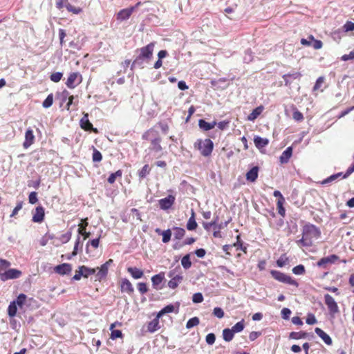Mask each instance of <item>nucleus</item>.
Masks as SVG:
<instances>
[{"mask_svg":"<svg viewBox=\"0 0 354 354\" xmlns=\"http://www.w3.org/2000/svg\"><path fill=\"white\" fill-rule=\"evenodd\" d=\"M263 110V106H259L257 107L252 111L251 113H250L248 115V120L249 121H254L262 113Z\"/></svg>","mask_w":354,"mask_h":354,"instance_id":"26","label":"nucleus"},{"mask_svg":"<svg viewBox=\"0 0 354 354\" xmlns=\"http://www.w3.org/2000/svg\"><path fill=\"white\" fill-rule=\"evenodd\" d=\"M162 242L163 243H168L170 239H171V232L169 229L167 230H165L162 232Z\"/></svg>","mask_w":354,"mask_h":354,"instance_id":"45","label":"nucleus"},{"mask_svg":"<svg viewBox=\"0 0 354 354\" xmlns=\"http://www.w3.org/2000/svg\"><path fill=\"white\" fill-rule=\"evenodd\" d=\"M71 270H72V266L71 264H68V263H62V264L57 266L55 268V272H57L59 274H62V275L68 274L71 272Z\"/></svg>","mask_w":354,"mask_h":354,"instance_id":"15","label":"nucleus"},{"mask_svg":"<svg viewBox=\"0 0 354 354\" xmlns=\"http://www.w3.org/2000/svg\"><path fill=\"white\" fill-rule=\"evenodd\" d=\"M292 272L295 274H303L305 272V268L303 265H298L292 268Z\"/></svg>","mask_w":354,"mask_h":354,"instance_id":"49","label":"nucleus"},{"mask_svg":"<svg viewBox=\"0 0 354 354\" xmlns=\"http://www.w3.org/2000/svg\"><path fill=\"white\" fill-rule=\"evenodd\" d=\"M192 301L194 303H201L203 301V296L201 292H197L193 295Z\"/></svg>","mask_w":354,"mask_h":354,"instance_id":"57","label":"nucleus"},{"mask_svg":"<svg viewBox=\"0 0 354 354\" xmlns=\"http://www.w3.org/2000/svg\"><path fill=\"white\" fill-rule=\"evenodd\" d=\"M66 8L67 9V10L68 12H73V14H75V15H78L82 11V9L81 8L75 7V6H72L71 4H70L69 3L66 4Z\"/></svg>","mask_w":354,"mask_h":354,"instance_id":"40","label":"nucleus"},{"mask_svg":"<svg viewBox=\"0 0 354 354\" xmlns=\"http://www.w3.org/2000/svg\"><path fill=\"white\" fill-rule=\"evenodd\" d=\"M142 138L151 142V147L149 148L151 150L156 152L162 151V147L160 145L161 138L157 131L151 129L144 133Z\"/></svg>","mask_w":354,"mask_h":354,"instance_id":"2","label":"nucleus"},{"mask_svg":"<svg viewBox=\"0 0 354 354\" xmlns=\"http://www.w3.org/2000/svg\"><path fill=\"white\" fill-rule=\"evenodd\" d=\"M26 299L27 296L24 293H21L19 295L17 299L14 301V302L17 305V306L22 308L26 302Z\"/></svg>","mask_w":354,"mask_h":354,"instance_id":"34","label":"nucleus"},{"mask_svg":"<svg viewBox=\"0 0 354 354\" xmlns=\"http://www.w3.org/2000/svg\"><path fill=\"white\" fill-rule=\"evenodd\" d=\"M183 279V275H179V276L176 277L171 279L168 281L167 286L171 289H175L182 282Z\"/></svg>","mask_w":354,"mask_h":354,"instance_id":"25","label":"nucleus"},{"mask_svg":"<svg viewBox=\"0 0 354 354\" xmlns=\"http://www.w3.org/2000/svg\"><path fill=\"white\" fill-rule=\"evenodd\" d=\"M122 175V172L121 170H118L115 173H112L108 178L107 180L110 184H113L115 183L117 177H121Z\"/></svg>","mask_w":354,"mask_h":354,"instance_id":"41","label":"nucleus"},{"mask_svg":"<svg viewBox=\"0 0 354 354\" xmlns=\"http://www.w3.org/2000/svg\"><path fill=\"white\" fill-rule=\"evenodd\" d=\"M292 153V148L291 147H288L286 149L281 153L279 160L281 164L287 163L289 161Z\"/></svg>","mask_w":354,"mask_h":354,"instance_id":"20","label":"nucleus"},{"mask_svg":"<svg viewBox=\"0 0 354 354\" xmlns=\"http://www.w3.org/2000/svg\"><path fill=\"white\" fill-rule=\"evenodd\" d=\"M127 271L136 279L142 278L144 274L143 271L136 267H129Z\"/></svg>","mask_w":354,"mask_h":354,"instance_id":"22","label":"nucleus"},{"mask_svg":"<svg viewBox=\"0 0 354 354\" xmlns=\"http://www.w3.org/2000/svg\"><path fill=\"white\" fill-rule=\"evenodd\" d=\"M270 273L274 279L280 282L290 284L295 287H298L299 286L298 283L295 279H293L289 275H287L277 270H272Z\"/></svg>","mask_w":354,"mask_h":354,"instance_id":"4","label":"nucleus"},{"mask_svg":"<svg viewBox=\"0 0 354 354\" xmlns=\"http://www.w3.org/2000/svg\"><path fill=\"white\" fill-rule=\"evenodd\" d=\"M174 235L175 239H176L180 240L185 236V230L183 228L175 227V228H174Z\"/></svg>","mask_w":354,"mask_h":354,"instance_id":"37","label":"nucleus"},{"mask_svg":"<svg viewBox=\"0 0 354 354\" xmlns=\"http://www.w3.org/2000/svg\"><path fill=\"white\" fill-rule=\"evenodd\" d=\"M346 32L354 30V23L352 21H347L344 26Z\"/></svg>","mask_w":354,"mask_h":354,"instance_id":"64","label":"nucleus"},{"mask_svg":"<svg viewBox=\"0 0 354 354\" xmlns=\"http://www.w3.org/2000/svg\"><path fill=\"white\" fill-rule=\"evenodd\" d=\"M215 340H216V337L214 333H209L207 335V336L205 337V341H206L207 344L209 345L214 344L215 342Z\"/></svg>","mask_w":354,"mask_h":354,"instance_id":"55","label":"nucleus"},{"mask_svg":"<svg viewBox=\"0 0 354 354\" xmlns=\"http://www.w3.org/2000/svg\"><path fill=\"white\" fill-rule=\"evenodd\" d=\"M174 310V306L172 304H169L164 307L157 315V317L160 318L166 313H172Z\"/></svg>","mask_w":354,"mask_h":354,"instance_id":"33","label":"nucleus"},{"mask_svg":"<svg viewBox=\"0 0 354 354\" xmlns=\"http://www.w3.org/2000/svg\"><path fill=\"white\" fill-rule=\"evenodd\" d=\"M194 147L198 149L202 156L205 157L209 156L213 150L214 144L210 139L197 140L194 143Z\"/></svg>","mask_w":354,"mask_h":354,"instance_id":"3","label":"nucleus"},{"mask_svg":"<svg viewBox=\"0 0 354 354\" xmlns=\"http://www.w3.org/2000/svg\"><path fill=\"white\" fill-rule=\"evenodd\" d=\"M71 232H68L65 234H62L59 238V241L62 243H66L67 242H68L71 238Z\"/></svg>","mask_w":354,"mask_h":354,"instance_id":"43","label":"nucleus"},{"mask_svg":"<svg viewBox=\"0 0 354 354\" xmlns=\"http://www.w3.org/2000/svg\"><path fill=\"white\" fill-rule=\"evenodd\" d=\"M150 172V168L148 165H145L142 169L139 171V177L140 178H145Z\"/></svg>","mask_w":354,"mask_h":354,"instance_id":"46","label":"nucleus"},{"mask_svg":"<svg viewBox=\"0 0 354 354\" xmlns=\"http://www.w3.org/2000/svg\"><path fill=\"white\" fill-rule=\"evenodd\" d=\"M197 227V223L195 220V213L193 209H192V215L189 218L187 223V229L188 230H194Z\"/></svg>","mask_w":354,"mask_h":354,"instance_id":"27","label":"nucleus"},{"mask_svg":"<svg viewBox=\"0 0 354 354\" xmlns=\"http://www.w3.org/2000/svg\"><path fill=\"white\" fill-rule=\"evenodd\" d=\"M84 272V277L87 278L88 276L93 274L96 272L95 268H89L85 266H82Z\"/></svg>","mask_w":354,"mask_h":354,"instance_id":"42","label":"nucleus"},{"mask_svg":"<svg viewBox=\"0 0 354 354\" xmlns=\"http://www.w3.org/2000/svg\"><path fill=\"white\" fill-rule=\"evenodd\" d=\"M216 125V122H207L205 120H202V119L199 120V121H198L199 127L204 131H208V130L212 129Z\"/></svg>","mask_w":354,"mask_h":354,"instance_id":"24","label":"nucleus"},{"mask_svg":"<svg viewBox=\"0 0 354 354\" xmlns=\"http://www.w3.org/2000/svg\"><path fill=\"white\" fill-rule=\"evenodd\" d=\"M53 102V94H49L47 96V97L46 98V100L43 102L42 105L44 108H49L50 106H52Z\"/></svg>","mask_w":354,"mask_h":354,"instance_id":"44","label":"nucleus"},{"mask_svg":"<svg viewBox=\"0 0 354 354\" xmlns=\"http://www.w3.org/2000/svg\"><path fill=\"white\" fill-rule=\"evenodd\" d=\"M82 277H84V272L81 266L78 268V270H76L75 274L73 277V279L75 281H79Z\"/></svg>","mask_w":354,"mask_h":354,"instance_id":"51","label":"nucleus"},{"mask_svg":"<svg viewBox=\"0 0 354 354\" xmlns=\"http://www.w3.org/2000/svg\"><path fill=\"white\" fill-rule=\"evenodd\" d=\"M121 291L131 295L134 292L133 287L131 283L127 279H124L120 284Z\"/></svg>","mask_w":354,"mask_h":354,"instance_id":"19","label":"nucleus"},{"mask_svg":"<svg viewBox=\"0 0 354 354\" xmlns=\"http://www.w3.org/2000/svg\"><path fill=\"white\" fill-rule=\"evenodd\" d=\"M181 264L185 269H189L192 266L190 255L186 254L181 259Z\"/></svg>","mask_w":354,"mask_h":354,"instance_id":"36","label":"nucleus"},{"mask_svg":"<svg viewBox=\"0 0 354 354\" xmlns=\"http://www.w3.org/2000/svg\"><path fill=\"white\" fill-rule=\"evenodd\" d=\"M11 263L8 260L0 259V271L4 270L10 266Z\"/></svg>","mask_w":354,"mask_h":354,"instance_id":"50","label":"nucleus"},{"mask_svg":"<svg viewBox=\"0 0 354 354\" xmlns=\"http://www.w3.org/2000/svg\"><path fill=\"white\" fill-rule=\"evenodd\" d=\"M165 279V273L164 272H160L159 274H155L151 277V282L153 288L156 290L161 289V287H160V284L162 282V281Z\"/></svg>","mask_w":354,"mask_h":354,"instance_id":"14","label":"nucleus"},{"mask_svg":"<svg viewBox=\"0 0 354 354\" xmlns=\"http://www.w3.org/2000/svg\"><path fill=\"white\" fill-rule=\"evenodd\" d=\"M17 312V305L13 301L10 302L8 308V314L10 317L16 315Z\"/></svg>","mask_w":354,"mask_h":354,"instance_id":"32","label":"nucleus"},{"mask_svg":"<svg viewBox=\"0 0 354 354\" xmlns=\"http://www.w3.org/2000/svg\"><path fill=\"white\" fill-rule=\"evenodd\" d=\"M320 234V230L315 225L312 224L305 225L303 227L302 238L297 241V243L302 246H310L315 239L319 238Z\"/></svg>","mask_w":354,"mask_h":354,"instance_id":"1","label":"nucleus"},{"mask_svg":"<svg viewBox=\"0 0 354 354\" xmlns=\"http://www.w3.org/2000/svg\"><path fill=\"white\" fill-rule=\"evenodd\" d=\"M259 168L257 167H252L246 174V179L250 182H254L258 178Z\"/></svg>","mask_w":354,"mask_h":354,"instance_id":"23","label":"nucleus"},{"mask_svg":"<svg viewBox=\"0 0 354 354\" xmlns=\"http://www.w3.org/2000/svg\"><path fill=\"white\" fill-rule=\"evenodd\" d=\"M62 75V73L60 72L52 73L50 75V80L54 82H58L61 80Z\"/></svg>","mask_w":354,"mask_h":354,"instance_id":"52","label":"nucleus"},{"mask_svg":"<svg viewBox=\"0 0 354 354\" xmlns=\"http://www.w3.org/2000/svg\"><path fill=\"white\" fill-rule=\"evenodd\" d=\"M155 46V43L151 42L141 48L140 50V54L138 57L133 62V64H135L139 59H150L153 55V52Z\"/></svg>","mask_w":354,"mask_h":354,"instance_id":"5","label":"nucleus"},{"mask_svg":"<svg viewBox=\"0 0 354 354\" xmlns=\"http://www.w3.org/2000/svg\"><path fill=\"white\" fill-rule=\"evenodd\" d=\"M87 225H88V222L86 221V219L84 221V223L79 225L80 227L78 229V233L80 234H82V236H84V240L88 238L91 235L90 232H87L86 231V227Z\"/></svg>","mask_w":354,"mask_h":354,"instance_id":"30","label":"nucleus"},{"mask_svg":"<svg viewBox=\"0 0 354 354\" xmlns=\"http://www.w3.org/2000/svg\"><path fill=\"white\" fill-rule=\"evenodd\" d=\"M21 274V271L17 269L10 268L3 272L2 274H0V279L1 281H5L10 279H18Z\"/></svg>","mask_w":354,"mask_h":354,"instance_id":"7","label":"nucleus"},{"mask_svg":"<svg viewBox=\"0 0 354 354\" xmlns=\"http://www.w3.org/2000/svg\"><path fill=\"white\" fill-rule=\"evenodd\" d=\"M82 75L79 73H72L69 75L66 84L68 88H74L82 82Z\"/></svg>","mask_w":354,"mask_h":354,"instance_id":"8","label":"nucleus"},{"mask_svg":"<svg viewBox=\"0 0 354 354\" xmlns=\"http://www.w3.org/2000/svg\"><path fill=\"white\" fill-rule=\"evenodd\" d=\"M140 5L141 2H138L134 6L121 10L117 14V19L120 21L128 19L133 12Z\"/></svg>","mask_w":354,"mask_h":354,"instance_id":"6","label":"nucleus"},{"mask_svg":"<svg viewBox=\"0 0 354 354\" xmlns=\"http://www.w3.org/2000/svg\"><path fill=\"white\" fill-rule=\"evenodd\" d=\"M160 326L158 317L151 321L147 325V330L150 333H153L158 330Z\"/></svg>","mask_w":354,"mask_h":354,"instance_id":"29","label":"nucleus"},{"mask_svg":"<svg viewBox=\"0 0 354 354\" xmlns=\"http://www.w3.org/2000/svg\"><path fill=\"white\" fill-rule=\"evenodd\" d=\"M305 335H306L305 333L292 332L290 334V337L292 338V339H299L304 338Z\"/></svg>","mask_w":354,"mask_h":354,"instance_id":"56","label":"nucleus"},{"mask_svg":"<svg viewBox=\"0 0 354 354\" xmlns=\"http://www.w3.org/2000/svg\"><path fill=\"white\" fill-rule=\"evenodd\" d=\"M338 257L335 254H332L326 257L322 258L318 262L317 266L320 268H326L328 264L335 263L337 260Z\"/></svg>","mask_w":354,"mask_h":354,"instance_id":"12","label":"nucleus"},{"mask_svg":"<svg viewBox=\"0 0 354 354\" xmlns=\"http://www.w3.org/2000/svg\"><path fill=\"white\" fill-rule=\"evenodd\" d=\"M301 77V73H289V74H286L283 76V79L284 80V81L286 82V84L287 85L288 84V78H293V79H297V78H299Z\"/></svg>","mask_w":354,"mask_h":354,"instance_id":"47","label":"nucleus"},{"mask_svg":"<svg viewBox=\"0 0 354 354\" xmlns=\"http://www.w3.org/2000/svg\"><path fill=\"white\" fill-rule=\"evenodd\" d=\"M309 39L313 41V47L315 49H320L322 47V42L320 40H315L313 36L310 35Z\"/></svg>","mask_w":354,"mask_h":354,"instance_id":"60","label":"nucleus"},{"mask_svg":"<svg viewBox=\"0 0 354 354\" xmlns=\"http://www.w3.org/2000/svg\"><path fill=\"white\" fill-rule=\"evenodd\" d=\"M342 176H343L342 172H339V173L333 174V175L330 176L329 177L325 178L324 180H323L320 183L322 185H326V184L333 183V181L336 180L339 178H342Z\"/></svg>","mask_w":354,"mask_h":354,"instance_id":"28","label":"nucleus"},{"mask_svg":"<svg viewBox=\"0 0 354 354\" xmlns=\"http://www.w3.org/2000/svg\"><path fill=\"white\" fill-rule=\"evenodd\" d=\"M175 202V197L173 195H169L168 196L159 200L158 203L160 209L167 210L169 209Z\"/></svg>","mask_w":354,"mask_h":354,"instance_id":"11","label":"nucleus"},{"mask_svg":"<svg viewBox=\"0 0 354 354\" xmlns=\"http://www.w3.org/2000/svg\"><path fill=\"white\" fill-rule=\"evenodd\" d=\"M29 203L31 204H35L38 199H37V194L35 192H32L29 194L28 197Z\"/></svg>","mask_w":354,"mask_h":354,"instance_id":"63","label":"nucleus"},{"mask_svg":"<svg viewBox=\"0 0 354 354\" xmlns=\"http://www.w3.org/2000/svg\"><path fill=\"white\" fill-rule=\"evenodd\" d=\"M22 206H23V202L22 201L18 202L16 207L12 210V212L10 214V217H13L15 215H17L18 214L19 211L21 209Z\"/></svg>","mask_w":354,"mask_h":354,"instance_id":"59","label":"nucleus"},{"mask_svg":"<svg viewBox=\"0 0 354 354\" xmlns=\"http://www.w3.org/2000/svg\"><path fill=\"white\" fill-rule=\"evenodd\" d=\"M44 218V209L41 206L36 207L32 215V221L35 223H41Z\"/></svg>","mask_w":354,"mask_h":354,"instance_id":"13","label":"nucleus"},{"mask_svg":"<svg viewBox=\"0 0 354 354\" xmlns=\"http://www.w3.org/2000/svg\"><path fill=\"white\" fill-rule=\"evenodd\" d=\"M244 319H242L241 321L237 322L234 326H233L231 329L234 333H235L241 332L244 329Z\"/></svg>","mask_w":354,"mask_h":354,"instance_id":"38","label":"nucleus"},{"mask_svg":"<svg viewBox=\"0 0 354 354\" xmlns=\"http://www.w3.org/2000/svg\"><path fill=\"white\" fill-rule=\"evenodd\" d=\"M234 333L231 328H225L223 330V337L226 342H230L234 338Z\"/></svg>","mask_w":354,"mask_h":354,"instance_id":"31","label":"nucleus"},{"mask_svg":"<svg viewBox=\"0 0 354 354\" xmlns=\"http://www.w3.org/2000/svg\"><path fill=\"white\" fill-rule=\"evenodd\" d=\"M324 82V77H319L315 82V84L313 87V90L314 91L319 90L321 88V86H322Z\"/></svg>","mask_w":354,"mask_h":354,"instance_id":"62","label":"nucleus"},{"mask_svg":"<svg viewBox=\"0 0 354 354\" xmlns=\"http://www.w3.org/2000/svg\"><path fill=\"white\" fill-rule=\"evenodd\" d=\"M254 142L256 147L261 149L268 145L269 140L267 138H263L260 136H256L254 138Z\"/></svg>","mask_w":354,"mask_h":354,"instance_id":"21","label":"nucleus"},{"mask_svg":"<svg viewBox=\"0 0 354 354\" xmlns=\"http://www.w3.org/2000/svg\"><path fill=\"white\" fill-rule=\"evenodd\" d=\"M138 289L141 294H145L148 291L147 284L143 282L138 283Z\"/></svg>","mask_w":354,"mask_h":354,"instance_id":"58","label":"nucleus"},{"mask_svg":"<svg viewBox=\"0 0 354 354\" xmlns=\"http://www.w3.org/2000/svg\"><path fill=\"white\" fill-rule=\"evenodd\" d=\"M179 275H182L180 267H176L172 270H170L167 273V276L171 279L176 277Z\"/></svg>","mask_w":354,"mask_h":354,"instance_id":"39","label":"nucleus"},{"mask_svg":"<svg viewBox=\"0 0 354 354\" xmlns=\"http://www.w3.org/2000/svg\"><path fill=\"white\" fill-rule=\"evenodd\" d=\"M200 321L199 319L197 317H192L189 319L187 324H186V328L187 329H190L194 326H196L199 324Z\"/></svg>","mask_w":354,"mask_h":354,"instance_id":"35","label":"nucleus"},{"mask_svg":"<svg viewBox=\"0 0 354 354\" xmlns=\"http://www.w3.org/2000/svg\"><path fill=\"white\" fill-rule=\"evenodd\" d=\"M324 301L330 313H336L339 311L337 304L331 295L328 294L325 295Z\"/></svg>","mask_w":354,"mask_h":354,"instance_id":"10","label":"nucleus"},{"mask_svg":"<svg viewBox=\"0 0 354 354\" xmlns=\"http://www.w3.org/2000/svg\"><path fill=\"white\" fill-rule=\"evenodd\" d=\"M213 315L219 318V319H221L224 317V311L223 310V309L220 307H216L214 308L213 310Z\"/></svg>","mask_w":354,"mask_h":354,"instance_id":"48","label":"nucleus"},{"mask_svg":"<svg viewBox=\"0 0 354 354\" xmlns=\"http://www.w3.org/2000/svg\"><path fill=\"white\" fill-rule=\"evenodd\" d=\"M315 333L327 345H331L333 343L331 337L319 328H315Z\"/></svg>","mask_w":354,"mask_h":354,"instance_id":"17","label":"nucleus"},{"mask_svg":"<svg viewBox=\"0 0 354 354\" xmlns=\"http://www.w3.org/2000/svg\"><path fill=\"white\" fill-rule=\"evenodd\" d=\"M292 118L295 121L300 122L304 120L303 114L298 110H295L292 113Z\"/></svg>","mask_w":354,"mask_h":354,"instance_id":"54","label":"nucleus"},{"mask_svg":"<svg viewBox=\"0 0 354 354\" xmlns=\"http://www.w3.org/2000/svg\"><path fill=\"white\" fill-rule=\"evenodd\" d=\"M35 140V136L32 129H28L25 133V141L23 144L24 147L27 149L31 146Z\"/></svg>","mask_w":354,"mask_h":354,"instance_id":"16","label":"nucleus"},{"mask_svg":"<svg viewBox=\"0 0 354 354\" xmlns=\"http://www.w3.org/2000/svg\"><path fill=\"white\" fill-rule=\"evenodd\" d=\"M80 126L85 130H93L94 132H97L96 129L93 128V124L89 122L88 113H85L82 118L80 120Z\"/></svg>","mask_w":354,"mask_h":354,"instance_id":"18","label":"nucleus"},{"mask_svg":"<svg viewBox=\"0 0 354 354\" xmlns=\"http://www.w3.org/2000/svg\"><path fill=\"white\" fill-rule=\"evenodd\" d=\"M284 203L285 201H277V203L278 212L282 216H284L286 212L285 208L283 206Z\"/></svg>","mask_w":354,"mask_h":354,"instance_id":"53","label":"nucleus"},{"mask_svg":"<svg viewBox=\"0 0 354 354\" xmlns=\"http://www.w3.org/2000/svg\"><path fill=\"white\" fill-rule=\"evenodd\" d=\"M112 263L113 260L109 259L104 264H102L100 268H97L96 270H98V272H97L95 276L97 280L101 281L107 275L109 268Z\"/></svg>","mask_w":354,"mask_h":354,"instance_id":"9","label":"nucleus"},{"mask_svg":"<svg viewBox=\"0 0 354 354\" xmlns=\"http://www.w3.org/2000/svg\"><path fill=\"white\" fill-rule=\"evenodd\" d=\"M287 261H288V258L286 257L285 256H281L277 261V265L278 267L282 268L286 264Z\"/></svg>","mask_w":354,"mask_h":354,"instance_id":"61","label":"nucleus"}]
</instances>
